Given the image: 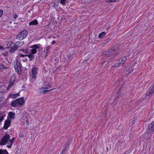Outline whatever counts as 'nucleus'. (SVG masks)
<instances>
[{
	"mask_svg": "<svg viewBox=\"0 0 154 154\" xmlns=\"http://www.w3.org/2000/svg\"><path fill=\"white\" fill-rule=\"evenodd\" d=\"M46 50H47V52H48V50L47 49V48L46 49Z\"/></svg>",
	"mask_w": 154,
	"mask_h": 154,
	"instance_id": "41",
	"label": "nucleus"
},
{
	"mask_svg": "<svg viewBox=\"0 0 154 154\" xmlns=\"http://www.w3.org/2000/svg\"><path fill=\"white\" fill-rule=\"evenodd\" d=\"M5 99L3 98H0V109L2 107Z\"/></svg>",
	"mask_w": 154,
	"mask_h": 154,
	"instance_id": "23",
	"label": "nucleus"
},
{
	"mask_svg": "<svg viewBox=\"0 0 154 154\" xmlns=\"http://www.w3.org/2000/svg\"><path fill=\"white\" fill-rule=\"evenodd\" d=\"M23 44L22 42H16L14 45L17 49H18V48L20 47Z\"/></svg>",
	"mask_w": 154,
	"mask_h": 154,
	"instance_id": "22",
	"label": "nucleus"
},
{
	"mask_svg": "<svg viewBox=\"0 0 154 154\" xmlns=\"http://www.w3.org/2000/svg\"><path fill=\"white\" fill-rule=\"evenodd\" d=\"M4 119L3 117L2 116H0V122H1Z\"/></svg>",
	"mask_w": 154,
	"mask_h": 154,
	"instance_id": "31",
	"label": "nucleus"
},
{
	"mask_svg": "<svg viewBox=\"0 0 154 154\" xmlns=\"http://www.w3.org/2000/svg\"><path fill=\"white\" fill-rule=\"evenodd\" d=\"M19 96V93L15 94H11L9 95V97L12 98H15Z\"/></svg>",
	"mask_w": 154,
	"mask_h": 154,
	"instance_id": "16",
	"label": "nucleus"
},
{
	"mask_svg": "<svg viewBox=\"0 0 154 154\" xmlns=\"http://www.w3.org/2000/svg\"><path fill=\"white\" fill-rule=\"evenodd\" d=\"M20 56L22 57H23L25 56H26V55H23L22 54H20Z\"/></svg>",
	"mask_w": 154,
	"mask_h": 154,
	"instance_id": "35",
	"label": "nucleus"
},
{
	"mask_svg": "<svg viewBox=\"0 0 154 154\" xmlns=\"http://www.w3.org/2000/svg\"><path fill=\"white\" fill-rule=\"evenodd\" d=\"M0 154H8V153L5 149H0Z\"/></svg>",
	"mask_w": 154,
	"mask_h": 154,
	"instance_id": "24",
	"label": "nucleus"
},
{
	"mask_svg": "<svg viewBox=\"0 0 154 154\" xmlns=\"http://www.w3.org/2000/svg\"><path fill=\"white\" fill-rule=\"evenodd\" d=\"M4 48L2 46H0V50L1 49H4Z\"/></svg>",
	"mask_w": 154,
	"mask_h": 154,
	"instance_id": "38",
	"label": "nucleus"
},
{
	"mask_svg": "<svg viewBox=\"0 0 154 154\" xmlns=\"http://www.w3.org/2000/svg\"><path fill=\"white\" fill-rule=\"evenodd\" d=\"M19 137L23 138V136L22 134H21L19 135Z\"/></svg>",
	"mask_w": 154,
	"mask_h": 154,
	"instance_id": "37",
	"label": "nucleus"
},
{
	"mask_svg": "<svg viewBox=\"0 0 154 154\" xmlns=\"http://www.w3.org/2000/svg\"><path fill=\"white\" fill-rule=\"evenodd\" d=\"M51 88V86L50 85H48V87H43L42 88H41L40 89V93H43L45 92L51 91L54 89H52L49 90H48L50 88Z\"/></svg>",
	"mask_w": 154,
	"mask_h": 154,
	"instance_id": "10",
	"label": "nucleus"
},
{
	"mask_svg": "<svg viewBox=\"0 0 154 154\" xmlns=\"http://www.w3.org/2000/svg\"><path fill=\"white\" fill-rule=\"evenodd\" d=\"M106 33L105 32H101L99 35L98 37L99 38H102L106 35Z\"/></svg>",
	"mask_w": 154,
	"mask_h": 154,
	"instance_id": "25",
	"label": "nucleus"
},
{
	"mask_svg": "<svg viewBox=\"0 0 154 154\" xmlns=\"http://www.w3.org/2000/svg\"><path fill=\"white\" fill-rule=\"evenodd\" d=\"M146 131L148 133H150L151 134H152L154 131V121L149 125Z\"/></svg>",
	"mask_w": 154,
	"mask_h": 154,
	"instance_id": "11",
	"label": "nucleus"
},
{
	"mask_svg": "<svg viewBox=\"0 0 154 154\" xmlns=\"http://www.w3.org/2000/svg\"><path fill=\"white\" fill-rule=\"evenodd\" d=\"M66 149V148L65 147V148H64V149L60 153V154H63L65 152Z\"/></svg>",
	"mask_w": 154,
	"mask_h": 154,
	"instance_id": "30",
	"label": "nucleus"
},
{
	"mask_svg": "<svg viewBox=\"0 0 154 154\" xmlns=\"http://www.w3.org/2000/svg\"><path fill=\"white\" fill-rule=\"evenodd\" d=\"M46 0H40L39 1H40V2H41V1H42V2H45V1Z\"/></svg>",
	"mask_w": 154,
	"mask_h": 154,
	"instance_id": "36",
	"label": "nucleus"
},
{
	"mask_svg": "<svg viewBox=\"0 0 154 154\" xmlns=\"http://www.w3.org/2000/svg\"><path fill=\"white\" fill-rule=\"evenodd\" d=\"M39 50H40V48H39Z\"/></svg>",
	"mask_w": 154,
	"mask_h": 154,
	"instance_id": "43",
	"label": "nucleus"
},
{
	"mask_svg": "<svg viewBox=\"0 0 154 154\" xmlns=\"http://www.w3.org/2000/svg\"><path fill=\"white\" fill-rule=\"evenodd\" d=\"M28 32L26 30L21 31L16 36V38L19 40H22L24 39L27 36Z\"/></svg>",
	"mask_w": 154,
	"mask_h": 154,
	"instance_id": "4",
	"label": "nucleus"
},
{
	"mask_svg": "<svg viewBox=\"0 0 154 154\" xmlns=\"http://www.w3.org/2000/svg\"><path fill=\"white\" fill-rule=\"evenodd\" d=\"M66 0H60V3L61 4L64 5L65 3Z\"/></svg>",
	"mask_w": 154,
	"mask_h": 154,
	"instance_id": "29",
	"label": "nucleus"
},
{
	"mask_svg": "<svg viewBox=\"0 0 154 154\" xmlns=\"http://www.w3.org/2000/svg\"><path fill=\"white\" fill-rule=\"evenodd\" d=\"M119 45L116 44V45L112 48H109L107 51L106 54L109 56L115 57L117 56L119 54L120 51L117 47Z\"/></svg>",
	"mask_w": 154,
	"mask_h": 154,
	"instance_id": "1",
	"label": "nucleus"
},
{
	"mask_svg": "<svg viewBox=\"0 0 154 154\" xmlns=\"http://www.w3.org/2000/svg\"><path fill=\"white\" fill-rule=\"evenodd\" d=\"M21 66L14 67L17 73L19 75H20L21 73Z\"/></svg>",
	"mask_w": 154,
	"mask_h": 154,
	"instance_id": "20",
	"label": "nucleus"
},
{
	"mask_svg": "<svg viewBox=\"0 0 154 154\" xmlns=\"http://www.w3.org/2000/svg\"><path fill=\"white\" fill-rule=\"evenodd\" d=\"M11 121L9 119L6 120L4 123V128L5 129H7L10 125Z\"/></svg>",
	"mask_w": 154,
	"mask_h": 154,
	"instance_id": "13",
	"label": "nucleus"
},
{
	"mask_svg": "<svg viewBox=\"0 0 154 154\" xmlns=\"http://www.w3.org/2000/svg\"><path fill=\"white\" fill-rule=\"evenodd\" d=\"M23 51V52L25 53L26 54H27L29 53H30V52L29 51L30 50H25V49H21L20 50Z\"/></svg>",
	"mask_w": 154,
	"mask_h": 154,
	"instance_id": "26",
	"label": "nucleus"
},
{
	"mask_svg": "<svg viewBox=\"0 0 154 154\" xmlns=\"http://www.w3.org/2000/svg\"><path fill=\"white\" fill-rule=\"evenodd\" d=\"M15 139V138L14 137H13L10 140H9V142L8 143V145L7 146V147L8 148H11L13 143Z\"/></svg>",
	"mask_w": 154,
	"mask_h": 154,
	"instance_id": "15",
	"label": "nucleus"
},
{
	"mask_svg": "<svg viewBox=\"0 0 154 154\" xmlns=\"http://www.w3.org/2000/svg\"><path fill=\"white\" fill-rule=\"evenodd\" d=\"M18 17V16L17 14H14V19H16Z\"/></svg>",
	"mask_w": 154,
	"mask_h": 154,
	"instance_id": "33",
	"label": "nucleus"
},
{
	"mask_svg": "<svg viewBox=\"0 0 154 154\" xmlns=\"http://www.w3.org/2000/svg\"><path fill=\"white\" fill-rule=\"evenodd\" d=\"M42 3V1H41V2H40V1H39V3ZM43 3H44V2H43Z\"/></svg>",
	"mask_w": 154,
	"mask_h": 154,
	"instance_id": "39",
	"label": "nucleus"
},
{
	"mask_svg": "<svg viewBox=\"0 0 154 154\" xmlns=\"http://www.w3.org/2000/svg\"><path fill=\"white\" fill-rule=\"evenodd\" d=\"M38 67H33L31 70V74L30 75L31 77L35 79L38 75Z\"/></svg>",
	"mask_w": 154,
	"mask_h": 154,
	"instance_id": "9",
	"label": "nucleus"
},
{
	"mask_svg": "<svg viewBox=\"0 0 154 154\" xmlns=\"http://www.w3.org/2000/svg\"><path fill=\"white\" fill-rule=\"evenodd\" d=\"M133 69L132 66H127L124 67V72L127 75H129L131 73Z\"/></svg>",
	"mask_w": 154,
	"mask_h": 154,
	"instance_id": "8",
	"label": "nucleus"
},
{
	"mask_svg": "<svg viewBox=\"0 0 154 154\" xmlns=\"http://www.w3.org/2000/svg\"><path fill=\"white\" fill-rule=\"evenodd\" d=\"M31 48H32V49H31L30 53H31L32 54L30 53L26 55V56H28L29 58V60L30 61L33 60L35 58L34 55L33 54L36 52V49L38 48V45H33L31 47Z\"/></svg>",
	"mask_w": 154,
	"mask_h": 154,
	"instance_id": "3",
	"label": "nucleus"
},
{
	"mask_svg": "<svg viewBox=\"0 0 154 154\" xmlns=\"http://www.w3.org/2000/svg\"><path fill=\"white\" fill-rule=\"evenodd\" d=\"M21 66L20 63L18 61L17 59H16L14 63V67Z\"/></svg>",
	"mask_w": 154,
	"mask_h": 154,
	"instance_id": "18",
	"label": "nucleus"
},
{
	"mask_svg": "<svg viewBox=\"0 0 154 154\" xmlns=\"http://www.w3.org/2000/svg\"><path fill=\"white\" fill-rule=\"evenodd\" d=\"M10 49L9 50V51L10 53H13L15 51L17 50V49L15 45H14V46L10 48Z\"/></svg>",
	"mask_w": 154,
	"mask_h": 154,
	"instance_id": "19",
	"label": "nucleus"
},
{
	"mask_svg": "<svg viewBox=\"0 0 154 154\" xmlns=\"http://www.w3.org/2000/svg\"><path fill=\"white\" fill-rule=\"evenodd\" d=\"M16 79V76L15 75H13L11 78L9 82V84L8 87L7 89H8L9 88L11 87L14 85V83Z\"/></svg>",
	"mask_w": 154,
	"mask_h": 154,
	"instance_id": "12",
	"label": "nucleus"
},
{
	"mask_svg": "<svg viewBox=\"0 0 154 154\" xmlns=\"http://www.w3.org/2000/svg\"><path fill=\"white\" fill-rule=\"evenodd\" d=\"M3 13V10H0V17H1Z\"/></svg>",
	"mask_w": 154,
	"mask_h": 154,
	"instance_id": "32",
	"label": "nucleus"
},
{
	"mask_svg": "<svg viewBox=\"0 0 154 154\" xmlns=\"http://www.w3.org/2000/svg\"><path fill=\"white\" fill-rule=\"evenodd\" d=\"M56 43V42L55 41H53L52 42H51V44H52V45H54V44H55V43Z\"/></svg>",
	"mask_w": 154,
	"mask_h": 154,
	"instance_id": "34",
	"label": "nucleus"
},
{
	"mask_svg": "<svg viewBox=\"0 0 154 154\" xmlns=\"http://www.w3.org/2000/svg\"><path fill=\"white\" fill-rule=\"evenodd\" d=\"M127 60V57H123L117 60L115 63L114 66H112V68H113L114 67H117L120 65L123 64L126 62Z\"/></svg>",
	"mask_w": 154,
	"mask_h": 154,
	"instance_id": "6",
	"label": "nucleus"
},
{
	"mask_svg": "<svg viewBox=\"0 0 154 154\" xmlns=\"http://www.w3.org/2000/svg\"><path fill=\"white\" fill-rule=\"evenodd\" d=\"M10 138V135L8 134H5L0 140V145H5L9 143Z\"/></svg>",
	"mask_w": 154,
	"mask_h": 154,
	"instance_id": "5",
	"label": "nucleus"
},
{
	"mask_svg": "<svg viewBox=\"0 0 154 154\" xmlns=\"http://www.w3.org/2000/svg\"><path fill=\"white\" fill-rule=\"evenodd\" d=\"M25 103L23 97H22L13 100L11 103V105L13 107L21 106Z\"/></svg>",
	"mask_w": 154,
	"mask_h": 154,
	"instance_id": "2",
	"label": "nucleus"
},
{
	"mask_svg": "<svg viewBox=\"0 0 154 154\" xmlns=\"http://www.w3.org/2000/svg\"><path fill=\"white\" fill-rule=\"evenodd\" d=\"M154 93V84L149 88L145 94V97L147 98L151 97Z\"/></svg>",
	"mask_w": 154,
	"mask_h": 154,
	"instance_id": "7",
	"label": "nucleus"
},
{
	"mask_svg": "<svg viewBox=\"0 0 154 154\" xmlns=\"http://www.w3.org/2000/svg\"><path fill=\"white\" fill-rule=\"evenodd\" d=\"M15 114L14 113L10 112L8 114V119H9L11 120L12 119H15L14 115Z\"/></svg>",
	"mask_w": 154,
	"mask_h": 154,
	"instance_id": "14",
	"label": "nucleus"
},
{
	"mask_svg": "<svg viewBox=\"0 0 154 154\" xmlns=\"http://www.w3.org/2000/svg\"><path fill=\"white\" fill-rule=\"evenodd\" d=\"M5 68V66L3 64H0V68L2 69H3Z\"/></svg>",
	"mask_w": 154,
	"mask_h": 154,
	"instance_id": "28",
	"label": "nucleus"
},
{
	"mask_svg": "<svg viewBox=\"0 0 154 154\" xmlns=\"http://www.w3.org/2000/svg\"><path fill=\"white\" fill-rule=\"evenodd\" d=\"M44 53H45V49H44Z\"/></svg>",
	"mask_w": 154,
	"mask_h": 154,
	"instance_id": "40",
	"label": "nucleus"
},
{
	"mask_svg": "<svg viewBox=\"0 0 154 154\" xmlns=\"http://www.w3.org/2000/svg\"><path fill=\"white\" fill-rule=\"evenodd\" d=\"M38 24V22L37 20H35L31 21L29 23V26L34 25Z\"/></svg>",
	"mask_w": 154,
	"mask_h": 154,
	"instance_id": "17",
	"label": "nucleus"
},
{
	"mask_svg": "<svg viewBox=\"0 0 154 154\" xmlns=\"http://www.w3.org/2000/svg\"><path fill=\"white\" fill-rule=\"evenodd\" d=\"M14 43L12 42H10L7 44V48H10L14 46Z\"/></svg>",
	"mask_w": 154,
	"mask_h": 154,
	"instance_id": "21",
	"label": "nucleus"
},
{
	"mask_svg": "<svg viewBox=\"0 0 154 154\" xmlns=\"http://www.w3.org/2000/svg\"><path fill=\"white\" fill-rule=\"evenodd\" d=\"M41 49H42V50L43 49H42V48H41ZM44 49H45V48L44 49Z\"/></svg>",
	"mask_w": 154,
	"mask_h": 154,
	"instance_id": "42",
	"label": "nucleus"
},
{
	"mask_svg": "<svg viewBox=\"0 0 154 154\" xmlns=\"http://www.w3.org/2000/svg\"><path fill=\"white\" fill-rule=\"evenodd\" d=\"M119 0H108L106 2L108 3L113 2H117Z\"/></svg>",
	"mask_w": 154,
	"mask_h": 154,
	"instance_id": "27",
	"label": "nucleus"
}]
</instances>
